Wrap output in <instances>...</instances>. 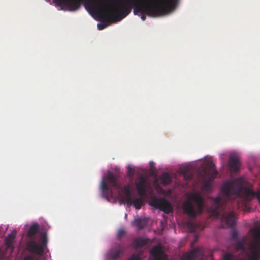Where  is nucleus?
<instances>
[{"label": "nucleus", "mask_w": 260, "mask_h": 260, "mask_svg": "<svg viewBox=\"0 0 260 260\" xmlns=\"http://www.w3.org/2000/svg\"><path fill=\"white\" fill-rule=\"evenodd\" d=\"M85 7L89 12L96 13L107 22H116L127 16L132 11L135 15L141 13V18L146 15L157 17L166 14L177 6L178 0H123L115 7L106 6V0H84Z\"/></svg>", "instance_id": "nucleus-1"}, {"label": "nucleus", "mask_w": 260, "mask_h": 260, "mask_svg": "<svg viewBox=\"0 0 260 260\" xmlns=\"http://www.w3.org/2000/svg\"><path fill=\"white\" fill-rule=\"evenodd\" d=\"M101 188L104 197L108 199L113 196V190L115 189L118 196L128 206H134L136 209H140L144 205V197H136L132 193L129 185L122 187L117 181V176L109 171L102 180Z\"/></svg>", "instance_id": "nucleus-2"}, {"label": "nucleus", "mask_w": 260, "mask_h": 260, "mask_svg": "<svg viewBox=\"0 0 260 260\" xmlns=\"http://www.w3.org/2000/svg\"><path fill=\"white\" fill-rule=\"evenodd\" d=\"M39 230V225L38 223L32 224L29 228L27 233L28 240L26 243L25 248L28 252L42 255L47 246L48 240L46 233L43 234L38 240L36 239L34 236Z\"/></svg>", "instance_id": "nucleus-3"}, {"label": "nucleus", "mask_w": 260, "mask_h": 260, "mask_svg": "<svg viewBox=\"0 0 260 260\" xmlns=\"http://www.w3.org/2000/svg\"><path fill=\"white\" fill-rule=\"evenodd\" d=\"M204 207V200L199 192H192L183 204V210L188 216L192 218L201 214Z\"/></svg>", "instance_id": "nucleus-4"}, {"label": "nucleus", "mask_w": 260, "mask_h": 260, "mask_svg": "<svg viewBox=\"0 0 260 260\" xmlns=\"http://www.w3.org/2000/svg\"><path fill=\"white\" fill-rule=\"evenodd\" d=\"M251 254L246 253V258H241L237 260H259L260 259V242L255 241L252 242L249 246ZM233 254L226 252L223 255V260H234Z\"/></svg>", "instance_id": "nucleus-5"}, {"label": "nucleus", "mask_w": 260, "mask_h": 260, "mask_svg": "<svg viewBox=\"0 0 260 260\" xmlns=\"http://www.w3.org/2000/svg\"><path fill=\"white\" fill-rule=\"evenodd\" d=\"M148 260H168V255L165 253L160 244L154 245L150 250Z\"/></svg>", "instance_id": "nucleus-6"}, {"label": "nucleus", "mask_w": 260, "mask_h": 260, "mask_svg": "<svg viewBox=\"0 0 260 260\" xmlns=\"http://www.w3.org/2000/svg\"><path fill=\"white\" fill-rule=\"evenodd\" d=\"M151 205L156 209H159L166 213L171 211V206L168 201L162 198H154L150 203Z\"/></svg>", "instance_id": "nucleus-7"}, {"label": "nucleus", "mask_w": 260, "mask_h": 260, "mask_svg": "<svg viewBox=\"0 0 260 260\" xmlns=\"http://www.w3.org/2000/svg\"><path fill=\"white\" fill-rule=\"evenodd\" d=\"M59 6H64L71 11L78 10L81 5V2L85 5L84 0H55Z\"/></svg>", "instance_id": "nucleus-8"}, {"label": "nucleus", "mask_w": 260, "mask_h": 260, "mask_svg": "<svg viewBox=\"0 0 260 260\" xmlns=\"http://www.w3.org/2000/svg\"><path fill=\"white\" fill-rule=\"evenodd\" d=\"M221 222L226 227H233L236 224V216L233 211L225 212L222 214Z\"/></svg>", "instance_id": "nucleus-9"}, {"label": "nucleus", "mask_w": 260, "mask_h": 260, "mask_svg": "<svg viewBox=\"0 0 260 260\" xmlns=\"http://www.w3.org/2000/svg\"><path fill=\"white\" fill-rule=\"evenodd\" d=\"M123 250V248L121 245L119 244H116L109 250L108 253V257L110 259L117 260L120 257Z\"/></svg>", "instance_id": "nucleus-10"}, {"label": "nucleus", "mask_w": 260, "mask_h": 260, "mask_svg": "<svg viewBox=\"0 0 260 260\" xmlns=\"http://www.w3.org/2000/svg\"><path fill=\"white\" fill-rule=\"evenodd\" d=\"M136 186L138 194L141 197H145L147 192L148 186L147 180L143 177H140L136 182Z\"/></svg>", "instance_id": "nucleus-11"}, {"label": "nucleus", "mask_w": 260, "mask_h": 260, "mask_svg": "<svg viewBox=\"0 0 260 260\" xmlns=\"http://www.w3.org/2000/svg\"><path fill=\"white\" fill-rule=\"evenodd\" d=\"M228 165L230 171L232 173H236L240 169L241 164L237 156L231 155L229 157Z\"/></svg>", "instance_id": "nucleus-12"}, {"label": "nucleus", "mask_w": 260, "mask_h": 260, "mask_svg": "<svg viewBox=\"0 0 260 260\" xmlns=\"http://www.w3.org/2000/svg\"><path fill=\"white\" fill-rule=\"evenodd\" d=\"M201 249L199 248L193 249L188 253H186L183 256V260H196L197 256L201 254Z\"/></svg>", "instance_id": "nucleus-13"}, {"label": "nucleus", "mask_w": 260, "mask_h": 260, "mask_svg": "<svg viewBox=\"0 0 260 260\" xmlns=\"http://www.w3.org/2000/svg\"><path fill=\"white\" fill-rule=\"evenodd\" d=\"M247 238L246 236L243 237L241 239L237 240L234 244V246L237 251L242 250L245 251V245L246 243Z\"/></svg>", "instance_id": "nucleus-14"}, {"label": "nucleus", "mask_w": 260, "mask_h": 260, "mask_svg": "<svg viewBox=\"0 0 260 260\" xmlns=\"http://www.w3.org/2000/svg\"><path fill=\"white\" fill-rule=\"evenodd\" d=\"M148 242V239L142 237L136 238L134 240L132 245L134 248H141L146 245Z\"/></svg>", "instance_id": "nucleus-15"}, {"label": "nucleus", "mask_w": 260, "mask_h": 260, "mask_svg": "<svg viewBox=\"0 0 260 260\" xmlns=\"http://www.w3.org/2000/svg\"><path fill=\"white\" fill-rule=\"evenodd\" d=\"M16 232L13 231L6 238L5 242L8 248H10L12 250L14 249L13 242L16 238Z\"/></svg>", "instance_id": "nucleus-16"}, {"label": "nucleus", "mask_w": 260, "mask_h": 260, "mask_svg": "<svg viewBox=\"0 0 260 260\" xmlns=\"http://www.w3.org/2000/svg\"><path fill=\"white\" fill-rule=\"evenodd\" d=\"M161 183L164 185L170 184L172 181V178L168 173H164L160 178Z\"/></svg>", "instance_id": "nucleus-17"}, {"label": "nucleus", "mask_w": 260, "mask_h": 260, "mask_svg": "<svg viewBox=\"0 0 260 260\" xmlns=\"http://www.w3.org/2000/svg\"><path fill=\"white\" fill-rule=\"evenodd\" d=\"M135 225L139 230L143 229L147 224V221L145 219L139 218L135 221Z\"/></svg>", "instance_id": "nucleus-18"}, {"label": "nucleus", "mask_w": 260, "mask_h": 260, "mask_svg": "<svg viewBox=\"0 0 260 260\" xmlns=\"http://www.w3.org/2000/svg\"><path fill=\"white\" fill-rule=\"evenodd\" d=\"M29 254L26 255L23 260H38V257L37 256H40L41 255L29 252Z\"/></svg>", "instance_id": "nucleus-19"}, {"label": "nucleus", "mask_w": 260, "mask_h": 260, "mask_svg": "<svg viewBox=\"0 0 260 260\" xmlns=\"http://www.w3.org/2000/svg\"><path fill=\"white\" fill-rule=\"evenodd\" d=\"M186 226L189 231L191 233L194 232L196 230V226L194 223L192 222H187L186 223Z\"/></svg>", "instance_id": "nucleus-20"}, {"label": "nucleus", "mask_w": 260, "mask_h": 260, "mask_svg": "<svg viewBox=\"0 0 260 260\" xmlns=\"http://www.w3.org/2000/svg\"><path fill=\"white\" fill-rule=\"evenodd\" d=\"M127 175L132 178H133L135 175V170L131 166L127 167Z\"/></svg>", "instance_id": "nucleus-21"}, {"label": "nucleus", "mask_w": 260, "mask_h": 260, "mask_svg": "<svg viewBox=\"0 0 260 260\" xmlns=\"http://www.w3.org/2000/svg\"><path fill=\"white\" fill-rule=\"evenodd\" d=\"M127 260H141L140 255L139 254H133Z\"/></svg>", "instance_id": "nucleus-22"}, {"label": "nucleus", "mask_w": 260, "mask_h": 260, "mask_svg": "<svg viewBox=\"0 0 260 260\" xmlns=\"http://www.w3.org/2000/svg\"><path fill=\"white\" fill-rule=\"evenodd\" d=\"M183 177L184 179L186 181H189L191 180L192 176L190 174H188V172L186 171H184V173H183Z\"/></svg>", "instance_id": "nucleus-23"}, {"label": "nucleus", "mask_w": 260, "mask_h": 260, "mask_svg": "<svg viewBox=\"0 0 260 260\" xmlns=\"http://www.w3.org/2000/svg\"><path fill=\"white\" fill-rule=\"evenodd\" d=\"M207 166L210 169V171L215 168V164L212 160H208L206 162Z\"/></svg>", "instance_id": "nucleus-24"}, {"label": "nucleus", "mask_w": 260, "mask_h": 260, "mask_svg": "<svg viewBox=\"0 0 260 260\" xmlns=\"http://www.w3.org/2000/svg\"><path fill=\"white\" fill-rule=\"evenodd\" d=\"M125 234V231L122 229H119L118 231L117 237V238L120 239Z\"/></svg>", "instance_id": "nucleus-25"}, {"label": "nucleus", "mask_w": 260, "mask_h": 260, "mask_svg": "<svg viewBox=\"0 0 260 260\" xmlns=\"http://www.w3.org/2000/svg\"><path fill=\"white\" fill-rule=\"evenodd\" d=\"M232 239L234 240H238V232L236 231H233L231 235Z\"/></svg>", "instance_id": "nucleus-26"}, {"label": "nucleus", "mask_w": 260, "mask_h": 260, "mask_svg": "<svg viewBox=\"0 0 260 260\" xmlns=\"http://www.w3.org/2000/svg\"><path fill=\"white\" fill-rule=\"evenodd\" d=\"M211 187V183L210 181H206L204 184V188L209 190Z\"/></svg>", "instance_id": "nucleus-27"}, {"label": "nucleus", "mask_w": 260, "mask_h": 260, "mask_svg": "<svg viewBox=\"0 0 260 260\" xmlns=\"http://www.w3.org/2000/svg\"><path fill=\"white\" fill-rule=\"evenodd\" d=\"M210 171L212 173V174H211V178L214 179L215 178V177H216L217 175H218V172L215 169H212L211 170H210Z\"/></svg>", "instance_id": "nucleus-28"}, {"label": "nucleus", "mask_w": 260, "mask_h": 260, "mask_svg": "<svg viewBox=\"0 0 260 260\" xmlns=\"http://www.w3.org/2000/svg\"><path fill=\"white\" fill-rule=\"evenodd\" d=\"M107 25L105 23H98L97 27L99 30H103L107 27Z\"/></svg>", "instance_id": "nucleus-29"}, {"label": "nucleus", "mask_w": 260, "mask_h": 260, "mask_svg": "<svg viewBox=\"0 0 260 260\" xmlns=\"http://www.w3.org/2000/svg\"><path fill=\"white\" fill-rule=\"evenodd\" d=\"M198 235H196L195 236V239H194V242H196L198 240Z\"/></svg>", "instance_id": "nucleus-30"}, {"label": "nucleus", "mask_w": 260, "mask_h": 260, "mask_svg": "<svg viewBox=\"0 0 260 260\" xmlns=\"http://www.w3.org/2000/svg\"><path fill=\"white\" fill-rule=\"evenodd\" d=\"M153 164V162H150V166H152Z\"/></svg>", "instance_id": "nucleus-31"}]
</instances>
